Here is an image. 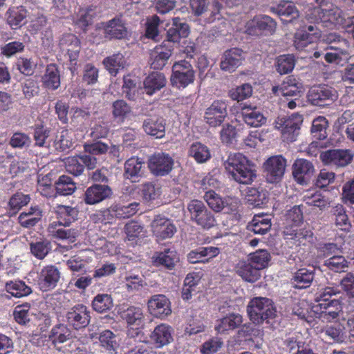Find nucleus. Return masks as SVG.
<instances>
[{
  "mask_svg": "<svg viewBox=\"0 0 354 354\" xmlns=\"http://www.w3.org/2000/svg\"><path fill=\"white\" fill-rule=\"evenodd\" d=\"M286 239L292 240L297 245H306L313 241V232L310 230L298 229L295 227H286L283 231Z\"/></svg>",
  "mask_w": 354,
  "mask_h": 354,
  "instance_id": "obj_34",
  "label": "nucleus"
},
{
  "mask_svg": "<svg viewBox=\"0 0 354 354\" xmlns=\"http://www.w3.org/2000/svg\"><path fill=\"white\" fill-rule=\"evenodd\" d=\"M113 190L110 186L105 184H93L85 191L84 201L87 205H95L110 198Z\"/></svg>",
  "mask_w": 354,
  "mask_h": 354,
  "instance_id": "obj_20",
  "label": "nucleus"
},
{
  "mask_svg": "<svg viewBox=\"0 0 354 354\" xmlns=\"http://www.w3.org/2000/svg\"><path fill=\"white\" fill-rule=\"evenodd\" d=\"M4 288L6 292L11 294L15 298L27 297L32 292L31 287L24 281L19 279L6 281Z\"/></svg>",
  "mask_w": 354,
  "mask_h": 354,
  "instance_id": "obj_44",
  "label": "nucleus"
},
{
  "mask_svg": "<svg viewBox=\"0 0 354 354\" xmlns=\"http://www.w3.org/2000/svg\"><path fill=\"white\" fill-rule=\"evenodd\" d=\"M313 163L304 158L295 160L292 165V175L295 181L301 185H308L314 175Z\"/></svg>",
  "mask_w": 354,
  "mask_h": 354,
  "instance_id": "obj_18",
  "label": "nucleus"
},
{
  "mask_svg": "<svg viewBox=\"0 0 354 354\" xmlns=\"http://www.w3.org/2000/svg\"><path fill=\"white\" fill-rule=\"evenodd\" d=\"M42 83L45 88L55 91L60 86V72L55 64L47 65L42 76Z\"/></svg>",
  "mask_w": 354,
  "mask_h": 354,
  "instance_id": "obj_41",
  "label": "nucleus"
},
{
  "mask_svg": "<svg viewBox=\"0 0 354 354\" xmlns=\"http://www.w3.org/2000/svg\"><path fill=\"white\" fill-rule=\"evenodd\" d=\"M26 10L22 6L13 7L7 11L6 21L12 29H17L25 24Z\"/></svg>",
  "mask_w": 354,
  "mask_h": 354,
  "instance_id": "obj_50",
  "label": "nucleus"
},
{
  "mask_svg": "<svg viewBox=\"0 0 354 354\" xmlns=\"http://www.w3.org/2000/svg\"><path fill=\"white\" fill-rule=\"evenodd\" d=\"M245 32L251 36H268L273 35L277 28V22L268 15H258L245 24Z\"/></svg>",
  "mask_w": 354,
  "mask_h": 354,
  "instance_id": "obj_7",
  "label": "nucleus"
},
{
  "mask_svg": "<svg viewBox=\"0 0 354 354\" xmlns=\"http://www.w3.org/2000/svg\"><path fill=\"white\" fill-rule=\"evenodd\" d=\"M100 342L102 346L109 353H116L119 346L116 335L109 330L102 331L99 337Z\"/></svg>",
  "mask_w": 354,
  "mask_h": 354,
  "instance_id": "obj_61",
  "label": "nucleus"
},
{
  "mask_svg": "<svg viewBox=\"0 0 354 354\" xmlns=\"http://www.w3.org/2000/svg\"><path fill=\"white\" fill-rule=\"evenodd\" d=\"M263 167L266 180L270 183H276L284 175L286 160L282 156H272L266 161Z\"/></svg>",
  "mask_w": 354,
  "mask_h": 354,
  "instance_id": "obj_13",
  "label": "nucleus"
},
{
  "mask_svg": "<svg viewBox=\"0 0 354 354\" xmlns=\"http://www.w3.org/2000/svg\"><path fill=\"white\" fill-rule=\"evenodd\" d=\"M242 322L243 317L240 314L231 313L217 321L215 330L219 333H225L237 328Z\"/></svg>",
  "mask_w": 354,
  "mask_h": 354,
  "instance_id": "obj_45",
  "label": "nucleus"
},
{
  "mask_svg": "<svg viewBox=\"0 0 354 354\" xmlns=\"http://www.w3.org/2000/svg\"><path fill=\"white\" fill-rule=\"evenodd\" d=\"M331 218L335 226L340 230L348 232L351 223L346 214V208L341 204L333 206L330 209Z\"/></svg>",
  "mask_w": 354,
  "mask_h": 354,
  "instance_id": "obj_39",
  "label": "nucleus"
},
{
  "mask_svg": "<svg viewBox=\"0 0 354 354\" xmlns=\"http://www.w3.org/2000/svg\"><path fill=\"white\" fill-rule=\"evenodd\" d=\"M245 59V53L239 48L225 50L222 55L220 68L222 71L232 73L240 66Z\"/></svg>",
  "mask_w": 354,
  "mask_h": 354,
  "instance_id": "obj_21",
  "label": "nucleus"
},
{
  "mask_svg": "<svg viewBox=\"0 0 354 354\" xmlns=\"http://www.w3.org/2000/svg\"><path fill=\"white\" fill-rule=\"evenodd\" d=\"M103 64L111 75L116 76L126 66V59L122 53H115L104 59Z\"/></svg>",
  "mask_w": 354,
  "mask_h": 354,
  "instance_id": "obj_49",
  "label": "nucleus"
},
{
  "mask_svg": "<svg viewBox=\"0 0 354 354\" xmlns=\"http://www.w3.org/2000/svg\"><path fill=\"white\" fill-rule=\"evenodd\" d=\"M245 196L248 203L254 207H261L268 202V192L261 187H248Z\"/></svg>",
  "mask_w": 354,
  "mask_h": 354,
  "instance_id": "obj_47",
  "label": "nucleus"
},
{
  "mask_svg": "<svg viewBox=\"0 0 354 354\" xmlns=\"http://www.w3.org/2000/svg\"><path fill=\"white\" fill-rule=\"evenodd\" d=\"M227 115V102L226 100H214L206 109L204 119L210 127L221 126Z\"/></svg>",
  "mask_w": 354,
  "mask_h": 354,
  "instance_id": "obj_14",
  "label": "nucleus"
},
{
  "mask_svg": "<svg viewBox=\"0 0 354 354\" xmlns=\"http://www.w3.org/2000/svg\"><path fill=\"white\" fill-rule=\"evenodd\" d=\"M43 216V211L38 205L31 206L27 211L22 212L18 221L20 225L26 228L35 226Z\"/></svg>",
  "mask_w": 354,
  "mask_h": 354,
  "instance_id": "obj_36",
  "label": "nucleus"
},
{
  "mask_svg": "<svg viewBox=\"0 0 354 354\" xmlns=\"http://www.w3.org/2000/svg\"><path fill=\"white\" fill-rule=\"evenodd\" d=\"M271 218L268 215L256 214L248 224L247 229L255 234L264 235L271 229Z\"/></svg>",
  "mask_w": 354,
  "mask_h": 354,
  "instance_id": "obj_42",
  "label": "nucleus"
},
{
  "mask_svg": "<svg viewBox=\"0 0 354 354\" xmlns=\"http://www.w3.org/2000/svg\"><path fill=\"white\" fill-rule=\"evenodd\" d=\"M317 39V35L310 33L306 30H299L295 33V46L298 50H306L305 48L310 46V48L315 49L314 42Z\"/></svg>",
  "mask_w": 354,
  "mask_h": 354,
  "instance_id": "obj_52",
  "label": "nucleus"
},
{
  "mask_svg": "<svg viewBox=\"0 0 354 354\" xmlns=\"http://www.w3.org/2000/svg\"><path fill=\"white\" fill-rule=\"evenodd\" d=\"M227 173L239 184L250 185L257 178L254 165L242 153H230L223 162Z\"/></svg>",
  "mask_w": 354,
  "mask_h": 354,
  "instance_id": "obj_2",
  "label": "nucleus"
},
{
  "mask_svg": "<svg viewBox=\"0 0 354 354\" xmlns=\"http://www.w3.org/2000/svg\"><path fill=\"white\" fill-rule=\"evenodd\" d=\"M349 262L340 254L324 260L323 266L336 272H344L348 268Z\"/></svg>",
  "mask_w": 354,
  "mask_h": 354,
  "instance_id": "obj_63",
  "label": "nucleus"
},
{
  "mask_svg": "<svg viewBox=\"0 0 354 354\" xmlns=\"http://www.w3.org/2000/svg\"><path fill=\"white\" fill-rule=\"evenodd\" d=\"M174 166V159L164 152L155 153L148 160V167L151 173L156 176L169 174Z\"/></svg>",
  "mask_w": 354,
  "mask_h": 354,
  "instance_id": "obj_12",
  "label": "nucleus"
},
{
  "mask_svg": "<svg viewBox=\"0 0 354 354\" xmlns=\"http://www.w3.org/2000/svg\"><path fill=\"white\" fill-rule=\"evenodd\" d=\"M105 38L109 39H122L127 37L128 30L122 17L114 18L102 23Z\"/></svg>",
  "mask_w": 354,
  "mask_h": 354,
  "instance_id": "obj_16",
  "label": "nucleus"
},
{
  "mask_svg": "<svg viewBox=\"0 0 354 354\" xmlns=\"http://www.w3.org/2000/svg\"><path fill=\"white\" fill-rule=\"evenodd\" d=\"M142 127L147 135L161 139L165 136L166 120L160 115H149L144 119Z\"/></svg>",
  "mask_w": 354,
  "mask_h": 354,
  "instance_id": "obj_17",
  "label": "nucleus"
},
{
  "mask_svg": "<svg viewBox=\"0 0 354 354\" xmlns=\"http://www.w3.org/2000/svg\"><path fill=\"white\" fill-rule=\"evenodd\" d=\"M118 314L128 326L132 327L127 331V344H131L132 340L136 339H138L140 342L143 333L139 328L145 324L142 308L137 306L123 305L119 308Z\"/></svg>",
  "mask_w": 354,
  "mask_h": 354,
  "instance_id": "obj_3",
  "label": "nucleus"
},
{
  "mask_svg": "<svg viewBox=\"0 0 354 354\" xmlns=\"http://www.w3.org/2000/svg\"><path fill=\"white\" fill-rule=\"evenodd\" d=\"M338 97L335 88L326 84L314 85L307 93L308 101L314 106H326L332 104Z\"/></svg>",
  "mask_w": 354,
  "mask_h": 354,
  "instance_id": "obj_8",
  "label": "nucleus"
},
{
  "mask_svg": "<svg viewBox=\"0 0 354 354\" xmlns=\"http://www.w3.org/2000/svg\"><path fill=\"white\" fill-rule=\"evenodd\" d=\"M138 205L136 202L126 205H113L107 209L106 213L113 212L118 218H128L137 212Z\"/></svg>",
  "mask_w": 354,
  "mask_h": 354,
  "instance_id": "obj_54",
  "label": "nucleus"
},
{
  "mask_svg": "<svg viewBox=\"0 0 354 354\" xmlns=\"http://www.w3.org/2000/svg\"><path fill=\"white\" fill-rule=\"evenodd\" d=\"M62 223L53 221L48 227V232L54 238L59 239H68L73 243L77 236V231L75 229H64Z\"/></svg>",
  "mask_w": 354,
  "mask_h": 354,
  "instance_id": "obj_43",
  "label": "nucleus"
},
{
  "mask_svg": "<svg viewBox=\"0 0 354 354\" xmlns=\"http://www.w3.org/2000/svg\"><path fill=\"white\" fill-rule=\"evenodd\" d=\"M31 254L38 259H44L52 250V244L47 239L41 240L30 244Z\"/></svg>",
  "mask_w": 354,
  "mask_h": 354,
  "instance_id": "obj_62",
  "label": "nucleus"
},
{
  "mask_svg": "<svg viewBox=\"0 0 354 354\" xmlns=\"http://www.w3.org/2000/svg\"><path fill=\"white\" fill-rule=\"evenodd\" d=\"M236 269L237 274L247 282L254 283L261 277V271L248 260L240 261Z\"/></svg>",
  "mask_w": 354,
  "mask_h": 354,
  "instance_id": "obj_37",
  "label": "nucleus"
},
{
  "mask_svg": "<svg viewBox=\"0 0 354 354\" xmlns=\"http://www.w3.org/2000/svg\"><path fill=\"white\" fill-rule=\"evenodd\" d=\"M147 306L150 314L157 318L165 319L171 313V302L165 295L151 296Z\"/></svg>",
  "mask_w": 354,
  "mask_h": 354,
  "instance_id": "obj_19",
  "label": "nucleus"
},
{
  "mask_svg": "<svg viewBox=\"0 0 354 354\" xmlns=\"http://www.w3.org/2000/svg\"><path fill=\"white\" fill-rule=\"evenodd\" d=\"M270 258V254L267 250H259L249 255L248 261L261 271L268 266Z\"/></svg>",
  "mask_w": 354,
  "mask_h": 354,
  "instance_id": "obj_64",
  "label": "nucleus"
},
{
  "mask_svg": "<svg viewBox=\"0 0 354 354\" xmlns=\"http://www.w3.org/2000/svg\"><path fill=\"white\" fill-rule=\"evenodd\" d=\"M53 136L49 128L44 125H36L33 132L34 145L49 149L51 147Z\"/></svg>",
  "mask_w": 354,
  "mask_h": 354,
  "instance_id": "obj_46",
  "label": "nucleus"
},
{
  "mask_svg": "<svg viewBox=\"0 0 354 354\" xmlns=\"http://www.w3.org/2000/svg\"><path fill=\"white\" fill-rule=\"evenodd\" d=\"M220 253V249L215 246L199 247L187 254V261L190 263H205L216 257Z\"/></svg>",
  "mask_w": 354,
  "mask_h": 354,
  "instance_id": "obj_30",
  "label": "nucleus"
},
{
  "mask_svg": "<svg viewBox=\"0 0 354 354\" xmlns=\"http://www.w3.org/2000/svg\"><path fill=\"white\" fill-rule=\"evenodd\" d=\"M195 71L192 64L183 59L176 62L172 66L170 77L171 85L177 88H185L194 81Z\"/></svg>",
  "mask_w": 354,
  "mask_h": 354,
  "instance_id": "obj_6",
  "label": "nucleus"
},
{
  "mask_svg": "<svg viewBox=\"0 0 354 354\" xmlns=\"http://www.w3.org/2000/svg\"><path fill=\"white\" fill-rule=\"evenodd\" d=\"M349 41L336 32L326 34L310 56L315 59H324L327 63H339L348 57Z\"/></svg>",
  "mask_w": 354,
  "mask_h": 354,
  "instance_id": "obj_1",
  "label": "nucleus"
},
{
  "mask_svg": "<svg viewBox=\"0 0 354 354\" xmlns=\"http://www.w3.org/2000/svg\"><path fill=\"white\" fill-rule=\"evenodd\" d=\"M56 194L60 196L71 195L76 190V183L73 179L66 175L59 177L55 183Z\"/></svg>",
  "mask_w": 354,
  "mask_h": 354,
  "instance_id": "obj_55",
  "label": "nucleus"
},
{
  "mask_svg": "<svg viewBox=\"0 0 354 354\" xmlns=\"http://www.w3.org/2000/svg\"><path fill=\"white\" fill-rule=\"evenodd\" d=\"M72 337L71 330L64 324H57L54 326L50 333L49 338L53 344H63Z\"/></svg>",
  "mask_w": 354,
  "mask_h": 354,
  "instance_id": "obj_53",
  "label": "nucleus"
},
{
  "mask_svg": "<svg viewBox=\"0 0 354 354\" xmlns=\"http://www.w3.org/2000/svg\"><path fill=\"white\" fill-rule=\"evenodd\" d=\"M60 279V272L55 266H47L41 270L39 276L38 285L43 292L55 288Z\"/></svg>",
  "mask_w": 354,
  "mask_h": 354,
  "instance_id": "obj_22",
  "label": "nucleus"
},
{
  "mask_svg": "<svg viewBox=\"0 0 354 354\" xmlns=\"http://www.w3.org/2000/svg\"><path fill=\"white\" fill-rule=\"evenodd\" d=\"M153 263L156 266H162L168 270H172L179 258L177 252L171 249H165L163 251L156 252L153 257Z\"/></svg>",
  "mask_w": 354,
  "mask_h": 354,
  "instance_id": "obj_38",
  "label": "nucleus"
},
{
  "mask_svg": "<svg viewBox=\"0 0 354 354\" xmlns=\"http://www.w3.org/2000/svg\"><path fill=\"white\" fill-rule=\"evenodd\" d=\"M173 328L168 324H160L156 326L149 335L150 342L157 348L168 345L173 340Z\"/></svg>",
  "mask_w": 354,
  "mask_h": 354,
  "instance_id": "obj_25",
  "label": "nucleus"
},
{
  "mask_svg": "<svg viewBox=\"0 0 354 354\" xmlns=\"http://www.w3.org/2000/svg\"><path fill=\"white\" fill-rule=\"evenodd\" d=\"M93 309L99 313H104L110 310L113 306V299L109 294H97L93 299Z\"/></svg>",
  "mask_w": 354,
  "mask_h": 354,
  "instance_id": "obj_58",
  "label": "nucleus"
},
{
  "mask_svg": "<svg viewBox=\"0 0 354 354\" xmlns=\"http://www.w3.org/2000/svg\"><path fill=\"white\" fill-rule=\"evenodd\" d=\"M189 34V26L179 17L172 19V25L167 31V41L178 43L181 38H186Z\"/></svg>",
  "mask_w": 354,
  "mask_h": 354,
  "instance_id": "obj_31",
  "label": "nucleus"
},
{
  "mask_svg": "<svg viewBox=\"0 0 354 354\" xmlns=\"http://www.w3.org/2000/svg\"><path fill=\"white\" fill-rule=\"evenodd\" d=\"M204 199L209 207L216 212H223L230 214L236 212L237 203L230 199L223 200L215 192L209 190L205 192Z\"/></svg>",
  "mask_w": 354,
  "mask_h": 354,
  "instance_id": "obj_15",
  "label": "nucleus"
},
{
  "mask_svg": "<svg viewBox=\"0 0 354 354\" xmlns=\"http://www.w3.org/2000/svg\"><path fill=\"white\" fill-rule=\"evenodd\" d=\"M320 157L325 164L344 167L351 161L353 154L349 150L330 149L323 152Z\"/></svg>",
  "mask_w": 354,
  "mask_h": 354,
  "instance_id": "obj_24",
  "label": "nucleus"
},
{
  "mask_svg": "<svg viewBox=\"0 0 354 354\" xmlns=\"http://www.w3.org/2000/svg\"><path fill=\"white\" fill-rule=\"evenodd\" d=\"M57 214L58 218L57 222L66 227L77 219L79 211L76 207L62 205L57 207Z\"/></svg>",
  "mask_w": 354,
  "mask_h": 354,
  "instance_id": "obj_51",
  "label": "nucleus"
},
{
  "mask_svg": "<svg viewBox=\"0 0 354 354\" xmlns=\"http://www.w3.org/2000/svg\"><path fill=\"white\" fill-rule=\"evenodd\" d=\"M295 63L296 60L293 55H279L275 62L276 70L281 75L288 74L294 69Z\"/></svg>",
  "mask_w": 354,
  "mask_h": 354,
  "instance_id": "obj_59",
  "label": "nucleus"
},
{
  "mask_svg": "<svg viewBox=\"0 0 354 354\" xmlns=\"http://www.w3.org/2000/svg\"><path fill=\"white\" fill-rule=\"evenodd\" d=\"M30 308L31 304L29 302H24L15 306L12 315L17 324L25 326L30 323L32 316Z\"/></svg>",
  "mask_w": 354,
  "mask_h": 354,
  "instance_id": "obj_57",
  "label": "nucleus"
},
{
  "mask_svg": "<svg viewBox=\"0 0 354 354\" xmlns=\"http://www.w3.org/2000/svg\"><path fill=\"white\" fill-rule=\"evenodd\" d=\"M68 134V131L66 129L58 131L55 136H53L51 147L60 152L69 149L73 146V142Z\"/></svg>",
  "mask_w": 354,
  "mask_h": 354,
  "instance_id": "obj_56",
  "label": "nucleus"
},
{
  "mask_svg": "<svg viewBox=\"0 0 354 354\" xmlns=\"http://www.w3.org/2000/svg\"><path fill=\"white\" fill-rule=\"evenodd\" d=\"M191 220L205 230H209L216 225L213 213L205 203L198 200H192L187 205Z\"/></svg>",
  "mask_w": 354,
  "mask_h": 354,
  "instance_id": "obj_5",
  "label": "nucleus"
},
{
  "mask_svg": "<svg viewBox=\"0 0 354 354\" xmlns=\"http://www.w3.org/2000/svg\"><path fill=\"white\" fill-rule=\"evenodd\" d=\"M151 228L153 234L160 239L172 237L176 231V228L171 220L160 215L156 216L153 220Z\"/></svg>",
  "mask_w": 354,
  "mask_h": 354,
  "instance_id": "obj_28",
  "label": "nucleus"
},
{
  "mask_svg": "<svg viewBox=\"0 0 354 354\" xmlns=\"http://www.w3.org/2000/svg\"><path fill=\"white\" fill-rule=\"evenodd\" d=\"M112 115L118 123H123L132 112L131 106L124 100H117L112 103Z\"/></svg>",
  "mask_w": 354,
  "mask_h": 354,
  "instance_id": "obj_48",
  "label": "nucleus"
},
{
  "mask_svg": "<svg viewBox=\"0 0 354 354\" xmlns=\"http://www.w3.org/2000/svg\"><path fill=\"white\" fill-rule=\"evenodd\" d=\"M143 164L142 158L133 156L127 159L124 165V177L131 182H137L143 175Z\"/></svg>",
  "mask_w": 354,
  "mask_h": 354,
  "instance_id": "obj_33",
  "label": "nucleus"
},
{
  "mask_svg": "<svg viewBox=\"0 0 354 354\" xmlns=\"http://www.w3.org/2000/svg\"><path fill=\"white\" fill-rule=\"evenodd\" d=\"M61 50H66L70 62L69 69L73 75L77 73V59L80 52V41L72 33L63 34L59 41Z\"/></svg>",
  "mask_w": 354,
  "mask_h": 354,
  "instance_id": "obj_10",
  "label": "nucleus"
},
{
  "mask_svg": "<svg viewBox=\"0 0 354 354\" xmlns=\"http://www.w3.org/2000/svg\"><path fill=\"white\" fill-rule=\"evenodd\" d=\"M30 201V197L28 194H24L22 192L15 193L10 197L8 203L10 213L17 214L23 207L27 205Z\"/></svg>",
  "mask_w": 354,
  "mask_h": 354,
  "instance_id": "obj_60",
  "label": "nucleus"
},
{
  "mask_svg": "<svg viewBox=\"0 0 354 354\" xmlns=\"http://www.w3.org/2000/svg\"><path fill=\"white\" fill-rule=\"evenodd\" d=\"M91 311L84 304H76L66 315L68 324L76 330L86 328L91 321Z\"/></svg>",
  "mask_w": 354,
  "mask_h": 354,
  "instance_id": "obj_11",
  "label": "nucleus"
},
{
  "mask_svg": "<svg viewBox=\"0 0 354 354\" xmlns=\"http://www.w3.org/2000/svg\"><path fill=\"white\" fill-rule=\"evenodd\" d=\"M276 312L272 300L267 297H254L247 306L250 320L257 325L262 324L264 322L268 323L269 319L275 317Z\"/></svg>",
  "mask_w": 354,
  "mask_h": 354,
  "instance_id": "obj_4",
  "label": "nucleus"
},
{
  "mask_svg": "<svg viewBox=\"0 0 354 354\" xmlns=\"http://www.w3.org/2000/svg\"><path fill=\"white\" fill-rule=\"evenodd\" d=\"M172 55L171 47H166V44L156 46L150 53L149 64L151 68L161 70L167 64Z\"/></svg>",
  "mask_w": 354,
  "mask_h": 354,
  "instance_id": "obj_29",
  "label": "nucleus"
},
{
  "mask_svg": "<svg viewBox=\"0 0 354 354\" xmlns=\"http://www.w3.org/2000/svg\"><path fill=\"white\" fill-rule=\"evenodd\" d=\"M303 116L299 113H292L287 118H281L276 122V127L281 132L283 140L292 142L297 140L300 133Z\"/></svg>",
  "mask_w": 354,
  "mask_h": 354,
  "instance_id": "obj_9",
  "label": "nucleus"
},
{
  "mask_svg": "<svg viewBox=\"0 0 354 354\" xmlns=\"http://www.w3.org/2000/svg\"><path fill=\"white\" fill-rule=\"evenodd\" d=\"M313 308L315 309L314 311L319 314V318L328 322L337 319L342 311L339 298H334L326 303H319Z\"/></svg>",
  "mask_w": 354,
  "mask_h": 354,
  "instance_id": "obj_23",
  "label": "nucleus"
},
{
  "mask_svg": "<svg viewBox=\"0 0 354 354\" xmlns=\"http://www.w3.org/2000/svg\"><path fill=\"white\" fill-rule=\"evenodd\" d=\"M241 114L244 122L251 127H261L267 122V118L261 109L251 104H244L241 108Z\"/></svg>",
  "mask_w": 354,
  "mask_h": 354,
  "instance_id": "obj_27",
  "label": "nucleus"
},
{
  "mask_svg": "<svg viewBox=\"0 0 354 354\" xmlns=\"http://www.w3.org/2000/svg\"><path fill=\"white\" fill-rule=\"evenodd\" d=\"M188 156L194 159L198 164L205 163L212 158L209 148L201 142H194L188 149Z\"/></svg>",
  "mask_w": 354,
  "mask_h": 354,
  "instance_id": "obj_40",
  "label": "nucleus"
},
{
  "mask_svg": "<svg viewBox=\"0 0 354 354\" xmlns=\"http://www.w3.org/2000/svg\"><path fill=\"white\" fill-rule=\"evenodd\" d=\"M270 12L279 17H288V19H281L283 23H293L299 16V11L294 3L286 0L282 1L275 6L270 7Z\"/></svg>",
  "mask_w": 354,
  "mask_h": 354,
  "instance_id": "obj_32",
  "label": "nucleus"
},
{
  "mask_svg": "<svg viewBox=\"0 0 354 354\" xmlns=\"http://www.w3.org/2000/svg\"><path fill=\"white\" fill-rule=\"evenodd\" d=\"M166 78L160 72H152L145 77L143 84L146 94L152 95L166 85Z\"/></svg>",
  "mask_w": 354,
  "mask_h": 354,
  "instance_id": "obj_35",
  "label": "nucleus"
},
{
  "mask_svg": "<svg viewBox=\"0 0 354 354\" xmlns=\"http://www.w3.org/2000/svg\"><path fill=\"white\" fill-rule=\"evenodd\" d=\"M315 275V268H301L292 273L290 283L293 288L306 289L311 286Z\"/></svg>",
  "mask_w": 354,
  "mask_h": 354,
  "instance_id": "obj_26",
  "label": "nucleus"
}]
</instances>
